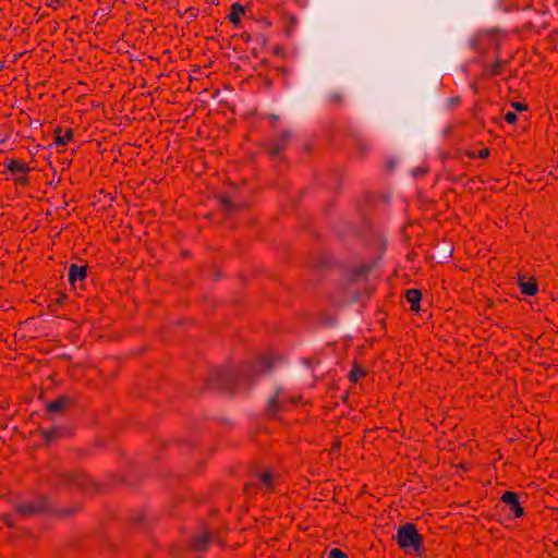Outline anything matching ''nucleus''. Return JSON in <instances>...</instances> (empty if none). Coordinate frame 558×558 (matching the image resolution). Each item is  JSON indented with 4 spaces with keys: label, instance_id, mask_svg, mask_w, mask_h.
I'll return each mask as SVG.
<instances>
[{
    "label": "nucleus",
    "instance_id": "1a4fd4ad",
    "mask_svg": "<svg viewBox=\"0 0 558 558\" xmlns=\"http://www.w3.org/2000/svg\"><path fill=\"white\" fill-rule=\"evenodd\" d=\"M7 169L11 173H22V174H26L29 171V167L26 163H24L20 160H15V159H12L8 162Z\"/></svg>",
    "mask_w": 558,
    "mask_h": 558
},
{
    "label": "nucleus",
    "instance_id": "aec40b11",
    "mask_svg": "<svg viewBox=\"0 0 558 558\" xmlns=\"http://www.w3.org/2000/svg\"><path fill=\"white\" fill-rule=\"evenodd\" d=\"M56 435H57V430H54V429L45 432V436H46L47 440H51L52 438L56 437Z\"/></svg>",
    "mask_w": 558,
    "mask_h": 558
},
{
    "label": "nucleus",
    "instance_id": "393cba45",
    "mask_svg": "<svg viewBox=\"0 0 558 558\" xmlns=\"http://www.w3.org/2000/svg\"><path fill=\"white\" fill-rule=\"evenodd\" d=\"M513 106H514V108H515L517 110H524V109H525V108H524V106H523V105H521V104H519V102L513 104Z\"/></svg>",
    "mask_w": 558,
    "mask_h": 558
},
{
    "label": "nucleus",
    "instance_id": "ddd939ff",
    "mask_svg": "<svg viewBox=\"0 0 558 558\" xmlns=\"http://www.w3.org/2000/svg\"><path fill=\"white\" fill-rule=\"evenodd\" d=\"M68 403H69V399L65 398V397H61V398H59L57 400L50 401L47 404V410L49 412H58V411L64 409Z\"/></svg>",
    "mask_w": 558,
    "mask_h": 558
},
{
    "label": "nucleus",
    "instance_id": "dca6fc26",
    "mask_svg": "<svg viewBox=\"0 0 558 558\" xmlns=\"http://www.w3.org/2000/svg\"><path fill=\"white\" fill-rule=\"evenodd\" d=\"M517 119H518L517 114H515L514 112H512V111H508V112L505 114V120H506L508 123H510V124L514 123V122L517 121Z\"/></svg>",
    "mask_w": 558,
    "mask_h": 558
},
{
    "label": "nucleus",
    "instance_id": "b1692460",
    "mask_svg": "<svg viewBox=\"0 0 558 558\" xmlns=\"http://www.w3.org/2000/svg\"><path fill=\"white\" fill-rule=\"evenodd\" d=\"M222 204L226 206V208H231V202L228 198L222 199Z\"/></svg>",
    "mask_w": 558,
    "mask_h": 558
},
{
    "label": "nucleus",
    "instance_id": "412c9836",
    "mask_svg": "<svg viewBox=\"0 0 558 558\" xmlns=\"http://www.w3.org/2000/svg\"><path fill=\"white\" fill-rule=\"evenodd\" d=\"M489 156V150L487 148H483L478 151V157L480 158H487Z\"/></svg>",
    "mask_w": 558,
    "mask_h": 558
},
{
    "label": "nucleus",
    "instance_id": "0eeeda50",
    "mask_svg": "<svg viewBox=\"0 0 558 558\" xmlns=\"http://www.w3.org/2000/svg\"><path fill=\"white\" fill-rule=\"evenodd\" d=\"M87 270L85 266L71 265L69 269V280L71 283L83 281L86 278Z\"/></svg>",
    "mask_w": 558,
    "mask_h": 558
},
{
    "label": "nucleus",
    "instance_id": "f03ea898",
    "mask_svg": "<svg viewBox=\"0 0 558 558\" xmlns=\"http://www.w3.org/2000/svg\"><path fill=\"white\" fill-rule=\"evenodd\" d=\"M397 543L407 551H416L422 545V537L413 523H405L398 529Z\"/></svg>",
    "mask_w": 558,
    "mask_h": 558
},
{
    "label": "nucleus",
    "instance_id": "9d476101",
    "mask_svg": "<svg viewBox=\"0 0 558 558\" xmlns=\"http://www.w3.org/2000/svg\"><path fill=\"white\" fill-rule=\"evenodd\" d=\"M421 298H422V294L416 289H411V290L407 291V301L411 304L412 311L420 310Z\"/></svg>",
    "mask_w": 558,
    "mask_h": 558
},
{
    "label": "nucleus",
    "instance_id": "a211bd4d",
    "mask_svg": "<svg viewBox=\"0 0 558 558\" xmlns=\"http://www.w3.org/2000/svg\"><path fill=\"white\" fill-rule=\"evenodd\" d=\"M277 402H278V395H276L275 397H272L270 400H269V409L271 411H275L277 409Z\"/></svg>",
    "mask_w": 558,
    "mask_h": 558
},
{
    "label": "nucleus",
    "instance_id": "4468645a",
    "mask_svg": "<svg viewBox=\"0 0 558 558\" xmlns=\"http://www.w3.org/2000/svg\"><path fill=\"white\" fill-rule=\"evenodd\" d=\"M364 375H365V372L362 368L354 367L351 369V372L349 374V378L351 381L356 383L357 380L363 378Z\"/></svg>",
    "mask_w": 558,
    "mask_h": 558
},
{
    "label": "nucleus",
    "instance_id": "5701e85b",
    "mask_svg": "<svg viewBox=\"0 0 558 558\" xmlns=\"http://www.w3.org/2000/svg\"><path fill=\"white\" fill-rule=\"evenodd\" d=\"M252 490H253V484L245 485V493L247 495H250L252 493Z\"/></svg>",
    "mask_w": 558,
    "mask_h": 558
},
{
    "label": "nucleus",
    "instance_id": "6e6552de",
    "mask_svg": "<svg viewBox=\"0 0 558 558\" xmlns=\"http://www.w3.org/2000/svg\"><path fill=\"white\" fill-rule=\"evenodd\" d=\"M72 137H73L72 130L58 129L56 132L54 144H56V146H64L72 140Z\"/></svg>",
    "mask_w": 558,
    "mask_h": 558
},
{
    "label": "nucleus",
    "instance_id": "2eb2a0df",
    "mask_svg": "<svg viewBox=\"0 0 558 558\" xmlns=\"http://www.w3.org/2000/svg\"><path fill=\"white\" fill-rule=\"evenodd\" d=\"M329 558H348V556L338 548H332L329 551Z\"/></svg>",
    "mask_w": 558,
    "mask_h": 558
},
{
    "label": "nucleus",
    "instance_id": "f8f14e48",
    "mask_svg": "<svg viewBox=\"0 0 558 558\" xmlns=\"http://www.w3.org/2000/svg\"><path fill=\"white\" fill-rule=\"evenodd\" d=\"M243 15H244L243 7L239 3H234L231 7V13L229 15L230 22H232L233 24H239Z\"/></svg>",
    "mask_w": 558,
    "mask_h": 558
},
{
    "label": "nucleus",
    "instance_id": "6ab92c4d",
    "mask_svg": "<svg viewBox=\"0 0 558 558\" xmlns=\"http://www.w3.org/2000/svg\"><path fill=\"white\" fill-rule=\"evenodd\" d=\"M15 182L17 184L25 185L28 182V178L26 177V174H23L22 177L15 178Z\"/></svg>",
    "mask_w": 558,
    "mask_h": 558
},
{
    "label": "nucleus",
    "instance_id": "f3484780",
    "mask_svg": "<svg viewBox=\"0 0 558 558\" xmlns=\"http://www.w3.org/2000/svg\"><path fill=\"white\" fill-rule=\"evenodd\" d=\"M63 0H47V5L57 9Z\"/></svg>",
    "mask_w": 558,
    "mask_h": 558
},
{
    "label": "nucleus",
    "instance_id": "423d86ee",
    "mask_svg": "<svg viewBox=\"0 0 558 558\" xmlns=\"http://www.w3.org/2000/svg\"><path fill=\"white\" fill-rule=\"evenodd\" d=\"M518 284L521 292L525 295H535L538 291V287L534 278H529L523 275L519 276Z\"/></svg>",
    "mask_w": 558,
    "mask_h": 558
},
{
    "label": "nucleus",
    "instance_id": "7ed1b4c3",
    "mask_svg": "<svg viewBox=\"0 0 558 558\" xmlns=\"http://www.w3.org/2000/svg\"><path fill=\"white\" fill-rule=\"evenodd\" d=\"M48 510V500L38 496L32 500L21 502L16 506V511L23 515H34Z\"/></svg>",
    "mask_w": 558,
    "mask_h": 558
},
{
    "label": "nucleus",
    "instance_id": "20e7f679",
    "mask_svg": "<svg viewBox=\"0 0 558 558\" xmlns=\"http://www.w3.org/2000/svg\"><path fill=\"white\" fill-rule=\"evenodd\" d=\"M500 499L506 505V507L509 509L510 518L518 519L523 515L524 510L521 507V504L519 501V496L517 493L507 490L502 494Z\"/></svg>",
    "mask_w": 558,
    "mask_h": 558
},
{
    "label": "nucleus",
    "instance_id": "f257e3e1",
    "mask_svg": "<svg viewBox=\"0 0 558 558\" xmlns=\"http://www.w3.org/2000/svg\"><path fill=\"white\" fill-rule=\"evenodd\" d=\"M272 362L274 359L270 353L260 354L255 360H248L239 364L229 362L213 368L211 379L218 381L242 380L268 371Z\"/></svg>",
    "mask_w": 558,
    "mask_h": 558
},
{
    "label": "nucleus",
    "instance_id": "39448f33",
    "mask_svg": "<svg viewBox=\"0 0 558 558\" xmlns=\"http://www.w3.org/2000/svg\"><path fill=\"white\" fill-rule=\"evenodd\" d=\"M257 483L259 488L265 493H272L276 490V485L279 483V476L271 471H263L257 474Z\"/></svg>",
    "mask_w": 558,
    "mask_h": 558
},
{
    "label": "nucleus",
    "instance_id": "9b49d317",
    "mask_svg": "<svg viewBox=\"0 0 558 558\" xmlns=\"http://www.w3.org/2000/svg\"><path fill=\"white\" fill-rule=\"evenodd\" d=\"M207 543H208V535L206 532H204L199 535H196L193 538L192 547H193V549H195L197 551H202V550L206 549Z\"/></svg>",
    "mask_w": 558,
    "mask_h": 558
},
{
    "label": "nucleus",
    "instance_id": "4be33fe9",
    "mask_svg": "<svg viewBox=\"0 0 558 558\" xmlns=\"http://www.w3.org/2000/svg\"><path fill=\"white\" fill-rule=\"evenodd\" d=\"M499 68H500V66H499V64H495V65H493V66L490 68V70H489L490 74H492V75H496V74H498V73H499Z\"/></svg>",
    "mask_w": 558,
    "mask_h": 558
}]
</instances>
